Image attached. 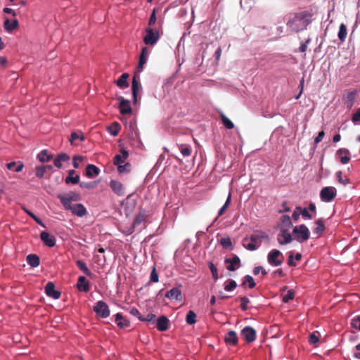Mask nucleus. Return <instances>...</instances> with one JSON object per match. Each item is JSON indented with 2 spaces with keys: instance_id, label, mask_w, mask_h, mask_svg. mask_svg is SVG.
I'll use <instances>...</instances> for the list:
<instances>
[{
  "instance_id": "1",
  "label": "nucleus",
  "mask_w": 360,
  "mask_h": 360,
  "mask_svg": "<svg viewBox=\"0 0 360 360\" xmlns=\"http://www.w3.org/2000/svg\"><path fill=\"white\" fill-rule=\"evenodd\" d=\"M313 13L309 11H302L289 15L286 22L291 32H299L306 30L312 22Z\"/></svg>"
},
{
  "instance_id": "2",
  "label": "nucleus",
  "mask_w": 360,
  "mask_h": 360,
  "mask_svg": "<svg viewBox=\"0 0 360 360\" xmlns=\"http://www.w3.org/2000/svg\"><path fill=\"white\" fill-rule=\"evenodd\" d=\"M268 238V236L262 231H255L250 237V243H248V238L243 239V246L248 250L253 251L257 250L261 245L263 239Z\"/></svg>"
},
{
  "instance_id": "3",
  "label": "nucleus",
  "mask_w": 360,
  "mask_h": 360,
  "mask_svg": "<svg viewBox=\"0 0 360 360\" xmlns=\"http://www.w3.org/2000/svg\"><path fill=\"white\" fill-rule=\"evenodd\" d=\"M292 234L294 238L300 243L307 241L310 236L309 230L304 224L294 226Z\"/></svg>"
},
{
  "instance_id": "4",
  "label": "nucleus",
  "mask_w": 360,
  "mask_h": 360,
  "mask_svg": "<svg viewBox=\"0 0 360 360\" xmlns=\"http://www.w3.org/2000/svg\"><path fill=\"white\" fill-rule=\"evenodd\" d=\"M58 198L64 208L73 205L72 202H77L81 199L80 195L75 192H70L65 194H60L58 195Z\"/></svg>"
},
{
  "instance_id": "5",
  "label": "nucleus",
  "mask_w": 360,
  "mask_h": 360,
  "mask_svg": "<svg viewBox=\"0 0 360 360\" xmlns=\"http://www.w3.org/2000/svg\"><path fill=\"white\" fill-rule=\"evenodd\" d=\"M283 260L284 257L278 250L273 249L268 254L267 261L271 266H280L283 264Z\"/></svg>"
},
{
  "instance_id": "6",
  "label": "nucleus",
  "mask_w": 360,
  "mask_h": 360,
  "mask_svg": "<svg viewBox=\"0 0 360 360\" xmlns=\"http://www.w3.org/2000/svg\"><path fill=\"white\" fill-rule=\"evenodd\" d=\"M146 34L143 37V42L146 45L153 46L160 39V34L158 30H154L152 28H147L146 30Z\"/></svg>"
},
{
  "instance_id": "7",
  "label": "nucleus",
  "mask_w": 360,
  "mask_h": 360,
  "mask_svg": "<svg viewBox=\"0 0 360 360\" xmlns=\"http://www.w3.org/2000/svg\"><path fill=\"white\" fill-rule=\"evenodd\" d=\"M337 195V190L333 186L323 187L320 192V198L324 202L332 201Z\"/></svg>"
},
{
  "instance_id": "8",
  "label": "nucleus",
  "mask_w": 360,
  "mask_h": 360,
  "mask_svg": "<svg viewBox=\"0 0 360 360\" xmlns=\"http://www.w3.org/2000/svg\"><path fill=\"white\" fill-rule=\"evenodd\" d=\"M94 311L96 315L101 318H107L110 316V309L108 304L101 300L96 303L94 307Z\"/></svg>"
},
{
  "instance_id": "9",
  "label": "nucleus",
  "mask_w": 360,
  "mask_h": 360,
  "mask_svg": "<svg viewBox=\"0 0 360 360\" xmlns=\"http://www.w3.org/2000/svg\"><path fill=\"white\" fill-rule=\"evenodd\" d=\"M65 210H70L72 214L78 217H83L87 214L86 207L82 203L72 205L70 207H65Z\"/></svg>"
},
{
  "instance_id": "10",
  "label": "nucleus",
  "mask_w": 360,
  "mask_h": 360,
  "mask_svg": "<svg viewBox=\"0 0 360 360\" xmlns=\"http://www.w3.org/2000/svg\"><path fill=\"white\" fill-rule=\"evenodd\" d=\"M241 335L247 342L250 343L255 340L257 333L252 327L245 326L241 330Z\"/></svg>"
},
{
  "instance_id": "11",
  "label": "nucleus",
  "mask_w": 360,
  "mask_h": 360,
  "mask_svg": "<svg viewBox=\"0 0 360 360\" xmlns=\"http://www.w3.org/2000/svg\"><path fill=\"white\" fill-rule=\"evenodd\" d=\"M224 263L229 264L226 269L231 271H234L240 266V259L237 255H234L232 258H226Z\"/></svg>"
},
{
  "instance_id": "12",
  "label": "nucleus",
  "mask_w": 360,
  "mask_h": 360,
  "mask_svg": "<svg viewBox=\"0 0 360 360\" xmlns=\"http://www.w3.org/2000/svg\"><path fill=\"white\" fill-rule=\"evenodd\" d=\"M277 240L281 245L288 244L292 240L291 234L288 229H281L277 236Z\"/></svg>"
},
{
  "instance_id": "13",
  "label": "nucleus",
  "mask_w": 360,
  "mask_h": 360,
  "mask_svg": "<svg viewBox=\"0 0 360 360\" xmlns=\"http://www.w3.org/2000/svg\"><path fill=\"white\" fill-rule=\"evenodd\" d=\"M120 101V112L122 115H127L131 113V108L130 105L129 101L124 98L122 96H120L117 98Z\"/></svg>"
},
{
  "instance_id": "14",
  "label": "nucleus",
  "mask_w": 360,
  "mask_h": 360,
  "mask_svg": "<svg viewBox=\"0 0 360 360\" xmlns=\"http://www.w3.org/2000/svg\"><path fill=\"white\" fill-rule=\"evenodd\" d=\"M46 296L54 300H58L61 296V292L55 289V285L53 282H49L46 283Z\"/></svg>"
},
{
  "instance_id": "15",
  "label": "nucleus",
  "mask_w": 360,
  "mask_h": 360,
  "mask_svg": "<svg viewBox=\"0 0 360 360\" xmlns=\"http://www.w3.org/2000/svg\"><path fill=\"white\" fill-rule=\"evenodd\" d=\"M336 155L340 158L342 164H347L350 161V152L347 148H340L336 152Z\"/></svg>"
},
{
  "instance_id": "16",
  "label": "nucleus",
  "mask_w": 360,
  "mask_h": 360,
  "mask_svg": "<svg viewBox=\"0 0 360 360\" xmlns=\"http://www.w3.org/2000/svg\"><path fill=\"white\" fill-rule=\"evenodd\" d=\"M120 151L121 154L116 155L113 158V163L117 167L122 165V163H124L125 160L129 157V153L124 148H121Z\"/></svg>"
},
{
  "instance_id": "17",
  "label": "nucleus",
  "mask_w": 360,
  "mask_h": 360,
  "mask_svg": "<svg viewBox=\"0 0 360 360\" xmlns=\"http://www.w3.org/2000/svg\"><path fill=\"white\" fill-rule=\"evenodd\" d=\"M169 320L165 316H160L157 320L156 327L159 331H166L169 328Z\"/></svg>"
},
{
  "instance_id": "18",
  "label": "nucleus",
  "mask_w": 360,
  "mask_h": 360,
  "mask_svg": "<svg viewBox=\"0 0 360 360\" xmlns=\"http://www.w3.org/2000/svg\"><path fill=\"white\" fill-rule=\"evenodd\" d=\"M110 186L117 195L122 196L124 195V186L120 181L111 180L110 182Z\"/></svg>"
},
{
  "instance_id": "19",
  "label": "nucleus",
  "mask_w": 360,
  "mask_h": 360,
  "mask_svg": "<svg viewBox=\"0 0 360 360\" xmlns=\"http://www.w3.org/2000/svg\"><path fill=\"white\" fill-rule=\"evenodd\" d=\"M165 297L169 300H175L176 301H181L182 295L181 291L179 288H173L170 290L167 291Z\"/></svg>"
},
{
  "instance_id": "20",
  "label": "nucleus",
  "mask_w": 360,
  "mask_h": 360,
  "mask_svg": "<svg viewBox=\"0 0 360 360\" xmlns=\"http://www.w3.org/2000/svg\"><path fill=\"white\" fill-rule=\"evenodd\" d=\"M79 175L76 174L75 170L70 169L68 171V175L65 179V182L67 184H77L79 183Z\"/></svg>"
},
{
  "instance_id": "21",
  "label": "nucleus",
  "mask_w": 360,
  "mask_h": 360,
  "mask_svg": "<svg viewBox=\"0 0 360 360\" xmlns=\"http://www.w3.org/2000/svg\"><path fill=\"white\" fill-rule=\"evenodd\" d=\"M149 54V50L146 46L143 47L141 49V55L139 61V70L142 71L143 65L146 64Z\"/></svg>"
},
{
  "instance_id": "22",
  "label": "nucleus",
  "mask_w": 360,
  "mask_h": 360,
  "mask_svg": "<svg viewBox=\"0 0 360 360\" xmlns=\"http://www.w3.org/2000/svg\"><path fill=\"white\" fill-rule=\"evenodd\" d=\"M77 286L80 291L87 292L90 290L89 282L86 281V278L82 276L79 277Z\"/></svg>"
},
{
  "instance_id": "23",
  "label": "nucleus",
  "mask_w": 360,
  "mask_h": 360,
  "mask_svg": "<svg viewBox=\"0 0 360 360\" xmlns=\"http://www.w3.org/2000/svg\"><path fill=\"white\" fill-rule=\"evenodd\" d=\"M225 342L227 345H236L238 344V336L235 331L230 330L225 336Z\"/></svg>"
},
{
  "instance_id": "24",
  "label": "nucleus",
  "mask_w": 360,
  "mask_h": 360,
  "mask_svg": "<svg viewBox=\"0 0 360 360\" xmlns=\"http://www.w3.org/2000/svg\"><path fill=\"white\" fill-rule=\"evenodd\" d=\"M70 160V156L66 153H60L53 160L54 165L58 168L63 167V162H66Z\"/></svg>"
},
{
  "instance_id": "25",
  "label": "nucleus",
  "mask_w": 360,
  "mask_h": 360,
  "mask_svg": "<svg viewBox=\"0 0 360 360\" xmlns=\"http://www.w3.org/2000/svg\"><path fill=\"white\" fill-rule=\"evenodd\" d=\"M115 322L120 328H125L129 326L130 322L129 320L124 319L121 313L115 314Z\"/></svg>"
},
{
  "instance_id": "26",
  "label": "nucleus",
  "mask_w": 360,
  "mask_h": 360,
  "mask_svg": "<svg viewBox=\"0 0 360 360\" xmlns=\"http://www.w3.org/2000/svg\"><path fill=\"white\" fill-rule=\"evenodd\" d=\"M99 173V168L95 166L94 165L89 164L86 167L85 174L89 178H92L94 176H98Z\"/></svg>"
},
{
  "instance_id": "27",
  "label": "nucleus",
  "mask_w": 360,
  "mask_h": 360,
  "mask_svg": "<svg viewBox=\"0 0 360 360\" xmlns=\"http://www.w3.org/2000/svg\"><path fill=\"white\" fill-rule=\"evenodd\" d=\"M27 264L32 267H37L39 265V257L35 254H30L27 256Z\"/></svg>"
},
{
  "instance_id": "28",
  "label": "nucleus",
  "mask_w": 360,
  "mask_h": 360,
  "mask_svg": "<svg viewBox=\"0 0 360 360\" xmlns=\"http://www.w3.org/2000/svg\"><path fill=\"white\" fill-rule=\"evenodd\" d=\"M140 88V84L139 82L136 80V77H133L132 80V84H131V90H132V96H133V101L134 103H136L137 102V95H138V91Z\"/></svg>"
},
{
  "instance_id": "29",
  "label": "nucleus",
  "mask_w": 360,
  "mask_h": 360,
  "mask_svg": "<svg viewBox=\"0 0 360 360\" xmlns=\"http://www.w3.org/2000/svg\"><path fill=\"white\" fill-rule=\"evenodd\" d=\"M128 73H123L117 79L116 84L121 89H125L129 86V83L127 82V78L129 77Z\"/></svg>"
},
{
  "instance_id": "30",
  "label": "nucleus",
  "mask_w": 360,
  "mask_h": 360,
  "mask_svg": "<svg viewBox=\"0 0 360 360\" xmlns=\"http://www.w3.org/2000/svg\"><path fill=\"white\" fill-rule=\"evenodd\" d=\"M6 167L10 170H13L16 172H20L22 170L24 165L22 162H11L6 165Z\"/></svg>"
},
{
  "instance_id": "31",
  "label": "nucleus",
  "mask_w": 360,
  "mask_h": 360,
  "mask_svg": "<svg viewBox=\"0 0 360 360\" xmlns=\"http://www.w3.org/2000/svg\"><path fill=\"white\" fill-rule=\"evenodd\" d=\"M177 147L184 157H188L191 155L192 151L191 146L187 144L178 143Z\"/></svg>"
},
{
  "instance_id": "32",
  "label": "nucleus",
  "mask_w": 360,
  "mask_h": 360,
  "mask_svg": "<svg viewBox=\"0 0 360 360\" xmlns=\"http://www.w3.org/2000/svg\"><path fill=\"white\" fill-rule=\"evenodd\" d=\"M316 227L314 229V233L316 234L318 236L322 235V233L325 231V225L322 219H318L315 221Z\"/></svg>"
},
{
  "instance_id": "33",
  "label": "nucleus",
  "mask_w": 360,
  "mask_h": 360,
  "mask_svg": "<svg viewBox=\"0 0 360 360\" xmlns=\"http://www.w3.org/2000/svg\"><path fill=\"white\" fill-rule=\"evenodd\" d=\"M18 27V20H14L12 22L10 21L9 19H6L4 21V28L7 31H12L15 29H16Z\"/></svg>"
},
{
  "instance_id": "34",
  "label": "nucleus",
  "mask_w": 360,
  "mask_h": 360,
  "mask_svg": "<svg viewBox=\"0 0 360 360\" xmlns=\"http://www.w3.org/2000/svg\"><path fill=\"white\" fill-rule=\"evenodd\" d=\"M76 264L77 267L87 276H91L92 275L91 271L88 269L85 262L82 260H77Z\"/></svg>"
},
{
  "instance_id": "35",
  "label": "nucleus",
  "mask_w": 360,
  "mask_h": 360,
  "mask_svg": "<svg viewBox=\"0 0 360 360\" xmlns=\"http://www.w3.org/2000/svg\"><path fill=\"white\" fill-rule=\"evenodd\" d=\"M347 26L344 23L340 24V27H339V32H338L339 39L342 42H343L347 37Z\"/></svg>"
},
{
  "instance_id": "36",
  "label": "nucleus",
  "mask_w": 360,
  "mask_h": 360,
  "mask_svg": "<svg viewBox=\"0 0 360 360\" xmlns=\"http://www.w3.org/2000/svg\"><path fill=\"white\" fill-rule=\"evenodd\" d=\"M355 97V91H350L347 94L345 98V104L347 105V107L351 108L354 105Z\"/></svg>"
},
{
  "instance_id": "37",
  "label": "nucleus",
  "mask_w": 360,
  "mask_h": 360,
  "mask_svg": "<svg viewBox=\"0 0 360 360\" xmlns=\"http://www.w3.org/2000/svg\"><path fill=\"white\" fill-rule=\"evenodd\" d=\"M196 317V314L193 311L190 310L186 314V321L188 325H193L197 321Z\"/></svg>"
},
{
  "instance_id": "38",
  "label": "nucleus",
  "mask_w": 360,
  "mask_h": 360,
  "mask_svg": "<svg viewBox=\"0 0 360 360\" xmlns=\"http://www.w3.org/2000/svg\"><path fill=\"white\" fill-rule=\"evenodd\" d=\"M220 117L222 124L226 129H231L234 127L233 123L224 113L220 114Z\"/></svg>"
},
{
  "instance_id": "39",
  "label": "nucleus",
  "mask_w": 360,
  "mask_h": 360,
  "mask_svg": "<svg viewBox=\"0 0 360 360\" xmlns=\"http://www.w3.org/2000/svg\"><path fill=\"white\" fill-rule=\"evenodd\" d=\"M120 129V124L117 122H113L110 126L108 127V131L112 136H117L119 133Z\"/></svg>"
},
{
  "instance_id": "40",
  "label": "nucleus",
  "mask_w": 360,
  "mask_h": 360,
  "mask_svg": "<svg viewBox=\"0 0 360 360\" xmlns=\"http://www.w3.org/2000/svg\"><path fill=\"white\" fill-rule=\"evenodd\" d=\"M77 139H79L81 141H84L85 137L82 133L80 134H77V132H72L71 134L70 138V142L72 145H77L76 141Z\"/></svg>"
},
{
  "instance_id": "41",
  "label": "nucleus",
  "mask_w": 360,
  "mask_h": 360,
  "mask_svg": "<svg viewBox=\"0 0 360 360\" xmlns=\"http://www.w3.org/2000/svg\"><path fill=\"white\" fill-rule=\"evenodd\" d=\"M295 298V291L292 289L287 290V293L283 295L282 300L285 303L289 302Z\"/></svg>"
},
{
  "instance_id": "42",
  "label": "nucleus",
  "mask_w": 360,
  "mask_h": 360,
  "mask_svg": "<svg viewBox=\"0 0 360 360\" xmlns=\"http://www.w3.org/2000/svg\"><path fill=\"white\" fill-rule=\"evenodd\" d=\"M246 283H248V287L249 288L252 289V288H254L256 285V283L254 281V278L250 276V275H246L245 277H244V281L242 283V285L243 286H245Z\"/></svg>"
},
{
  "instance_id": "43",
  "label": "nucleus",
  "mask_w": 360,
  "mask_h": 360,
  "mask_svg": "<svg viewBox=\"0 0 360 360\" xmlns=\"http://www.w3.org/2000/svg\"><path fill=\"white\" fill-rule=\"evenodd\" d=\"M237 287V283L234 280L229 279L224 284V290L226 291H232Z\"/></svg>"
},
{
  "instance_id": "44",
  "label": "nucleus",
  "mask_w": 360,
  "mask_h": 360,
  "mask_svg": "<svg viewBox=\"0 0 360 360\" xmlns=\"http://www.w3.org/2000/svg\"><path fill=\"white\" fill-rule=\"evenodd\" d=\"M336 177L339 183L342 185H347L349 183V179L347 176H342V173L341 171H338L336 172Z\"/></svg>"
},
{
  "instance_id": "45",
  "label": "nucleus",
  "mask_w": 360,
  "mask_h": 360,
  "mask_svg": "<svg viewBox=\"0 0 360 360\" xmlns=\"http://www.w3.org/2000/svg\"><path fill=\"white\" fill-rule=\"evenodd\" d=\"M98 185V182L96 181H91V182H80L79 186L82 188H86V189H94Z\"/></svg>"
},
{
  "instance_id": "46",
  "label": "nucleus",
  "mask_w": 360,
  "mask_h": 360,
  "mask_svg": "<svg viewBox=\"0 0 360 360\" xmlns=\"http://www.w3.org/2000/svg\"><path fill=\"white\" fill-rule=\"evenodd\" d=\"M220 244L226 249H232V243L229 237L222 238L220 240Z\"/></svg>"
},
{
  "instance_id": "47",
  "label": "nucleus",
  "mask_w": 360,
  "mask_h": 360,
  "mask_svg": "<svg viewBox=\"0 0 360 360\" xmlns=\"http://www.w3.org/2000/svg\"><path fill=\"white\" fill-rule=\"evenodd\" d=\"M144 219H145L144 214H137L133 221V224H132L133 229L139 226L144 221Z\"/></svg>"
},
{
  "instance_id": "48",
  "label": "nucleus",
  "mask_w": 360,
  "mask_h": 360,
  "mask_svg": "<svg viewBox=\"0 0 360 360\" xmlns=\"http://www.w3.org/2000/svg\"><path fill=\"white\" fill-rule=\"evenodd\" d=\"M231 193H229V194L228 195V198H227L224 205L219 210V211L218 212V216H221L225 212L226 210L227 209V207H229V204L231 202Z\"/></svg>"
},
{
  "instance_id": "49",
  "label": "nucleus",
  "mask_w": 360,
  "mask_h": 360,
  "mask_svg": "<svg viewBox=\"0 0 360 360\" xmlns=\"http://www.w3.org/2000/svg\"><path fill=\"white\" fill-rule=\"evenodd\" d=\"M296 210H300V213H301L302 216L303 217V218L307 219H312V215L311 214H309V211L306 208L302 209L301 207L297 206V207H296Z\"/></svg>"
},
{
  "instance_id": "50",
  "label": "nucleus",
  "mask_w": 360,
  "mask_h": 360,
  "mask_svg": "<svg viewBox=\"0 0 360 360\" xmlns=\"http://www.w3.org/2000/svg\"><path fill=\"white\" fill-rule=\"evenodd\" d=\"M209 268L212 272V277L214 281H217L219 278L217 269L212 262L209 263Z\"/></svg>"
},
{
  "instance_id": "51",
  "label": "nucleus",
  "mask_w": 360,
  "mask_h": 360,
  "mask_svg": "<svg viewBox=\"0 0 360 360\" xmlns=\"http://www.w3.org/2000/svg\"><path fill=\"white\" fill-rule=\"evenodd\" d=\"M131 165L129 162L124 165H120L117 167V170L120 173H127L130 171Z\"/></svg>"
},
{
  "instance_id": "52",
  "label": "nucleus",
  "mask_w": 360,
  "mask_h": 360,
  "mask_svg": "<svg viewBox=\"0 0 360 360\" xmlns=\"http://www.w3.org/2000/svg\"><path fill=\"white\" fill-rule=\"evenodd\" d=\"M281 219L282 224L284 226L289 228L290 226H292V221L290 217L288 215H283Z\"/></svg>"
},
{
  "instance_id": "53",
  "label": "nucleus",
  "mask_w": 360,
  "mask_h": 360,
  "mask_svg": "<svg viewBox=\"0 0 360 360\" xmlns=\"http://www.w3.org/2000/svg\"><path fill=\"white\" fill-rule=\"evenodd\" d=\"M150 282H153V283H157L159 281V276H158V274L156 271L155 266H153V268L150 272Z\"/></svg>"
},
{
  "instance_id": "54",
  "label": "nucleus",
  "mask_w": 360,
  "mask_h": 360,
  "mask_svg": "<svg viewBox=\"0 0 360 360\" xmlns=\"http://www.w3.org/2000/svg\"><path fill=\"white\" fill-rule=\"evenodd\" d=\"M56 245V238L54 236L46 233V246L53 247Z\"/></svg>"
},
{
  "instance_id": "55",
  "label": "nucleus",
  "mask_w": 360,
  "mask_h": 360,
  "mask_svg": "<svg viewBox=\"0 0 360 360\" xmlns=\"http://www.w3.org/2000/svg\"><path fill=\"white\" fill-rule=\"evenodd\" d=\"M45 174V166H37L36 167V176L37 177L41 178L44 176Z\"/></svg>"
},
{
  "instance_id": "56",
  "label": "nucleus",
  "mask_w": 360,
  "mask_h": 360,
  "mask_svg": "<svg viewBox=\"0 0 360 360\" xmlns=\"http://www.w3.org/2000/svg\"><path fill=\"white\" fill-rule=\"evenodd\" d=\"M351 325L353 328L360 330V316L354 318L352 320Z\"/></svg>"
},
{
  "instance_id": "57",
  "label": "nucleus",
  "mask_w": 360,
  "mask_h": 360,
  "mask_svg": "<svg viewBox=\"0 0 360 360\" xmlns=\"http://www.w3.org/2000/svg\"><path fill=\"white\" fill-rule=\"evenodd\" d=\"M262 273L263 276H265L267 274V271L261 266H255L253 269V274L255 275H257L259 273Z\"/></svg>"
},
{
  "instance_id": "58",
  "label": "nucleus",
  "mask_w": 360,
  "mask_h": 360,
  "mask_svg": "<svg viewBox=\"0 0 360 360\" xmlns=\"http://www.w3.org/2000/svg\"><path fill=\"white\" fill-rule=\"evenodd\" d=\"M240 307L243 311L247 310L248 309V304L249 303L250 300L247 297H243L240 298Z\"/></svg>"
},
{
  "instance_id": "59",
  "label": "nucleus",
  "mask_w": 360,
  "mask_h": 360,
  "mask_svg": "<svg viewBox=\"0 0 360 360\" xmlns=\"http://www.w3.org/2000/svg\"><path fill=\"white\" fill-rule=\"evenodd\" d=\"M83 160V157L82 156H79V155H75L73 157V162H72V165H73V167L75 168V169H77L79 167V162H82Z\"/></svg>"
},
{
  "instance_id": "60",
  "label": "nucleus",
  "mask_w": 360,
  "mask_h": 360,
  "mask_svg": "<svg viewBox=\"0 0 360 360\" xmlns=\"http://www.w3.org/2000/svg\"><path fill=\"white\" fill-rule=\"evenodd\" d=\"M352 120L354 123L360 122V108L354 113Z\"/></svg>"
},
{
  "instance_id": "61",
  "label": "nucleus",
  "mask_w": 360,
  "mask_h": 360,
  "mask_svg": "<svg viewBox=\"0 0 360 360\" xmlns=\"http://www.w3.org/2000/svg\"><path fill=\"white\" fill-rule=\"evenodd\" d=\"M155 318V315L153 314H148L146 318H142L141 316H139V319L143 321L150 322L154 320Z\"/></svg>"
},
{
  "instance_id": "62",
  "label": "nucleus",
  "mask_w": 360,
  "mask_h": 360,
  "mask_svg": "<svg viewBox=\"0 0 360 360\" xmlns=\"http://www.w3.org/2000/svg\"><path fill=\"white\" fill-rule=\"evenodd\" d=\"M156 20H157V18H156V15H155V10L154 9L150 16L148 25L150 26L154 25L156 22Z\"/></svg>"
},
{
  "instance_id": "63",
  "label": "nucleus",
  "mask_w": 360,
  "mask_h": 360,
  "mask_svg": "<svg viewBox=\"0 0 360 360\" xmlns=\"http://www.w3.org/2000/svg\"><path fill=\"white\" fill-rule=\"evenodd\" d=\"M319 342V337L315 333H311L309 335V342L311 344H316Z\"/></svg>"
},
{
  "instance_id": "64",
  "label": "nucleus",
  "mask_w": 360,
  "mask_h": 360,
  "mask_svg": "<svg viewBox=\"0 0 360 360\" xmlns=\"http://www.w3.org/2000/svg\"><path fill=\"white\" fill-rule=\"evenodd\" d=\"M324 136H325V132H324V131H323V130H322V131H321L319 133L318 136H317L315 138V139H314V142H315V143H318L321 142V141L323 140V139Z\"/></svg>"
}]
</instances>
